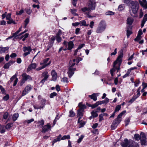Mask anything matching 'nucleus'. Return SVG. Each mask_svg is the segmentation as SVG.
Segmentation results:
<instances>
[{"mask_svg":"<svg viewBox=\"0 0 147 147\" xmlns=\"http://www.w3.org/2000/svg\"><path fill=\"white\" fill-rule=\"evenodd\" d=\"M96 3L93 0H90L88 5V7H84L82 9V10L85 14L88 15L89 17H90L88 15L91 10L95 9L96 7Z\"/></svg>","mask_w":147,"mask_h":147,"instance_id":"1","label":"nucleus"},{"mask_svg":"<svg viewBox=\"0 0 147 147\" xmlns=\"http://www.w3.org/2000/svg\"><path fill=\"white\" fill-rule=\"evenodd\" d=\"M106 25L105 21L101 20L100 22L98 27L97 28L96 32L97 33L102 32L105 30Z\"/></svg>","mask_w":147,"mask_h":147,"instance_id":"2","label":"nucleus"},{"mask_svg":"<svg viewBox=\"0 0 147 147\" xmlns=\"http://www.w3.org/2000/svg\"><path fill=\"white\" fill-rule=\"evenodd\" d=\"M130 6L133 13L134 14L136 13L139 8V5L137 1H131L130 3Z\"/></svg>","mask_w":147,"mask_h":147,"instance_id":"3","label":"nucleus"},{"mask_svg":"<svg viewBox=\"0 0 147 147\" xmlns=\"http://www.w3.org/2000/svg\"><path fill=\"white\" fill-rule=\"evenodd\" d=\"M75 64V63H73L72 61H70L69 66V71L68 72V75L69 78H71L74 74V71L76 69L73 68V67Z\"/></svg>","mask_w":147,"mask_h":147,"instance_id":"4","label":"nucleus"},{"mask_svg":"<svg viewBox=\"0 0 147 147\" xmlns=\"http://www.w3.org/2000/svg\"><path fill=\"white\" fill-rule=\"evenodd\" d=\"M123 51L121 50L120 51L119 55L118 56L117 60L114 61L113 63V66L114 67L116 66V65L117 64L118 62L119 63V65L120 66L121 64L122 61V58L123 57Z\"/></svg>","mask_w":147,"mask_h":147,"instance_id":"5","label":"nucleus"},{"mask_svg":"<svg viewBox=\"0 0 147 147\" xmlns=\"http://www.w3.org/2000/svg\"><path fill=\"white\" fill-rule=\"evenodd\" d=\"M22 79L20 84V85L22 86L26 80H32V78L29 75H27L26 73H24L22 75Z\"/></svg>","mask_w":147,"mask_h":147,"instance_id":"6","label":"nucleus"},{"mask_svg":"<svg viewBox=\"0 0 147 147\" xmlns=\"http://www.w3.org/2000/svg\"><path fill=\"white\" fill-rule=\"evenodd\" d=\"M46 100L42 99L41 100V104L40 105H34V107L35 109H43L45 106L46 102Z\"/></svg>","mask_w":147,"mask_h":147,"instance_id":"7","label":"nucleus"},{"mask_svg":"<svg viewBox=\"0 0 147 147\" xmlns=\"http://www.w3.org/2000/svg\"><path fill=\"white\" fill-rule=\"evenodd\" d=\"M23 51L25 53L24 54V55L25 57L30 54L32 51L31 48L29 47H23Z\"/></svg>","mask_w":147,"mask_h":147,"instance_id":"8","label":"nucleus"},{"mask_svg":"<svg viewBox=\"0 0 147 147\" xmlns=\"http://www.w3.org/2000/svg\"><path fill=\"white\" fill-rule=\"evenodd\" d=\"M31 89L32 88L30 85H29L27 86L23 91L22 94V96H24L26 95L29 92Z\"/></svg>","mask_w":147,"mask_h":147,"instance_id":"9","label":"nucleus"},{"mask_svg":"<svg viewBox=\"0 0 147 147\" xmlns=\"http://www.w3.org/2000/svg\"><path fill=\"white\" fill-rule=\"evenodd\" d=\"M51 128V126L50 125L48 124L44 125L43 127L42 132L43 133H45L46 131H48Z\"/></svg>","mask_w":147,"mask_h":147,"instance_id":"10","label":"nucleus"},{"mask_svg":"<svg viewBox=\"0 0 147 147\" xmlns=\"http://www.w3.org/2000/svg\"><path fill=\"white\" fill-rule=\"evenodd\" d=\"M130 142V141L128 140L127 139H125L124 140V141L121 142V144L123 147H127V145L131 143Z\"/></svg>","mask_w":147,"mask_h":147,"instance_id":"11","label":"nucleus"},{"mask_svg":"<svg viewBox=\"0 0 147 147\" xmlns=\"http://www.w3.org/2000/svg\"><path fill=\"white\" fill-rule=\"evenodd\" d=\"M84 111L82 110V109H79L77 111L78 113L77 114V116L79 117L78 121H80V119L82 117L83 115Z\"/></svg>","mask_w":147,"mask_h":147,"instance_id":"12","label":"nucleus"},{"mask_svg":"<svg viewBox=\"0 0 147 147\" xmlns=\"http://www.w3.org/2000/svg\"><path fill=\"white\" fill-rule=\"evenodd\" d=\"M139 0V2L140 5L143 7L147 9V2L146 0Z\"/></svg>","mask_w":147,"mask_h":147,"instance_id":"13","label":"nucleus"},{"mask_svg":"<svg viewBox=\"0 0 147 147\" xmlns=\"http://www.w3.org/2000/svg\"><path fill=\"white\" fill-rule=\"evenodd\" d=\"M99 93H93L91 95H89V97L94 101H96L97 100L96 96L98 95Z\"/></svg>","mask_w":147,"mask_h":147,"instance_id":"14","label":"nucleus"},{"mask_svg":"<svg viewBox=\"0 0 147 147\" xmlns=\"http://www.w3.org/2000/svg\"><path fill=\"white\" fill-rule=\"evenodd\" d=\"M51 74L52 76L53 80L54 81H55L57 79V75L54 70H52L51 72Z\"/></svg>","mask_w":147,"mask_h":147,"instance_id":"15","label":"nucleus"},{"mask_svg":"<svg viewBox=\"0 0 147 147\" xmlns=\"http://www.w3.org/2000/svg\"><path fill=\"white\" fill-rule=\"evenodd\" d=\"M36 67V65L35 63H31L28 68L27 71H30L32 69H35Z\"/></svg>","mask_w":147,"mask_h":147,"instance_id":"16","label":"nucleus"},{"mask_svg":"<svg viewBox=\"0 0 147 147\" xmlns=\"http://www.w3.org/2000/svg\"><path fill=\"white\" fill-rule=\"evenodd\" d=\"M44 124V121L43 119H41L39 120L37 122V126L38 127L41 128Z\"/></svg>","mask_w":147,"mask_h":147,"instance_id":"17","label":"nucleus"},{"mask_svg":"<svg viewBox=\"0 0 147 147\" xmlns=\"http://www.w3.org/2000/svg\"><path fill=\"white\" fill-rule=\"evenodd\" d=\"M147 21V14H146L144 15L143 20L141 22V27L142 28L144 26L145 23Z\"/></svg>","mask_w":147,"mask_h":147,"instance_id":"18","label":"nucleus"},{"mask_svg":"<svg viewBox=\"0 0 147 147\" xmlns=\"http://www.w3.org/2000/svg\"><path fill=\"white\" fill-rule=\"evenodd\" d=\"M99 105H101L103 104H107L109 102V99L107 98H105V100L102 101H98Z\"/></svg>","mask_w":147,"mask_h":147,"instance_id":"19","label":"nucleus"},{"mask_svg":"<svg viewBox=\"0 0 147 147\" xmlns=\"http://www.w3.org/2000/svg\"><path fill=\"white\" fill-rule=\"evenodd\" d=\"M9 49L8 47H0V53H5V51H7Z\"/></svg>","mask_w":147,"mask_h":147,"instance_id":"20","label":"nucleus"},{"mask_svg":"<svg viewBox=\"0 0 147 147\" xmlns=\"http://www.w3.org/2000/svg\"><path fill=\"white\" fill-rule=\"evenodd\" d=\"M127 24H128L131 25L134 21V19L131 18H128L127 20Z\"/></svg>","mask_w":147,"mask_h":147,"instance_id":"21","label":"nucleus"},{"mask_svg":"<svg viewBox=\"0 0 147 147\" xmlns=\"http://www.w3.org/2000/svg\"><path fill=\"white\" fill-rule=\"evenodd\" d=\"M42 76L44 77L45 79L47 80L49 77L48 73L47 71H45L42 74Z\"/></svg>","mask_w":147,"mask_h":147,"instance_id":"22","label":"nucleus"},{"mask_svg":"<svg viewBox=\"0 0 147 147\" xmlns=\"http://www.w3.org/2000/svg\"><path fill=\"white\" fill-rule=\"evenodd\" d=\"M78 123H79V127L80 128L84 126L85 124V122L82 120L80 119V121L79 122L78 121Z\"/></svg>","mask_w":147,"mask_h":147,"instance_id":"23","label":"nucleus"},{"mask_svg":"<svg viewBox=\"0 0 147 147\" xmlns=\"http://www.w3.org/2000/svg\"><path fill=\"white\" fill-rule=\"evenodd\" d=\"M61 135H59L57 137V138L54 139L53 141L52 144L53 145L57 141H59L61 140Z\"/></svg>","mask_w":147,"mask_h":147,"instance_id":"24","label":"nucleus"},{"mask_svg":"<svg viewBox=\"0 0 147 147\" xmlns=\"http://www.w3.org/2000/svg\"><path fill=\"white\" fill-rule=\"evenodd\" d=\"M24 10L23 9H22L19 11H16V15L17 16L21 15L22 13H24Z\"/></svg>","mask_w":147,"mask_h":147,"instance_id":"25","label":"nucleus"},{"mask_svg":"<svg viewBox=\"0 0 147 147\" xmlns=\"http://www.w3.org/2000/svg\"><path fill=\"white\" fill-rule=\"evenodd\" d=\"M74 45L73 42L71 41L69 42L68 43V46L67 49L68 50L71 49L73 47Z\"/></svg>","mask_w":147,"mask_h":147,"instance_id":"26","label":"nucleus"},{"mask_svg":"<svg viewBox=\"0 0 147 147\" xmlns=\"http://www.w3.org/2000/svg\"><path fill=\"white\" fill-rule=\"evenodd\" d=\"M13 63V62L11 61H10L8 63H6L5 64L4 67V68L5 69H7L9 68V66H10V65Z\"/></svg>","mask_w":147,"mask_h":147,"instance_id":"27","label":"nucleus"},{"mask_svg":"<svg viewBox=\"0 0 147 147\" xmlns=\"http://www.w3.org/2000/svg\"><path fill=\"white\" fill-rule=\"evenodd\" d=\"M13 125V123H9L7 124L5 126V128L6 129H10Z\"/></svg>","mask_w":147,"mask_h":147,"instance_id":"28","label":"nucleus"},{"mask_svg":"<svg viewBox=\"0 0 147 147\" xmlns=\"http://www.w3.org/2000/svg\"><path fill=\"white\" fill-rule=\"evenodd\" d=\"M19 115L18 113H15L12 116V119L14 121H16Z\"/></svg>","mask_w":147,"mask_h":147,"instance_id":"29","label":"nucleus"},{"mask_svg":"<svg viewBox=\"0 0 147 147\" xmlns=\"http://www.w3.org/2000/svg\"><path fill=\"white\" fill-rule=\"evenodd\" d=\"M78 106L80 107L79 109H82V110L84 111V109L86 108V106L84 105H83L81 103H79Z\"/></svg>","mask_w":147,"mask_h":147,"instance_id":"30","label":"nucleus"},{"mask_svg":"<svg viewBox=\"0 0 147 147\" xmlns=\"http://www.w3.org/2000/svg\"><path fill=\"white\" fill-rule=\"evenodd\" d=\"M51 63V62L49 61V64L48 65H43L40 67H38V68H36V70L37 71H39L42 69H43L46 67L47 66L49 65Z\"/></svg>","mask_w":147,"mask_h":147,"instance_id":"31","label":"nucleus"},{"mask_svg":"<svg viewBox=\"0 0 147 147\" xmlns=\"http://www.w3.org/2000/svg\"><path fill=\"white\" fill-rule=\"evenodd\" d=\"M118 125L113 121L111 125V127L112 130L114 129L117 127Z\"/></svg>","mask_w":147,"mask_h":147,"instance_id":"32","label":"nucleus"},{"mask_svg":"<svg viewBox=\"0 0 147 147\" xmlns=\"http://www.w3.org/2000/svg\"><path fill=\"white\" fill-rule=\"evenodd\" d=\"M5 131V127L4 125H2V126L0 128V132L1 133H3Z\"/></svg>","mask_w":147,"mask_h":147,"instance_id":"33","label":"nucleus"},{"mask_svg":"<svg viewBox=\"0 0 147 147\" xmlns=\"http://www.w3.org/2000/svg\"><path fill=\"white\" fill-rule=\"evenodd\" d=\"M8 21H7V23L8 24H10L11 23H13L14 24H16V22L13 21L11 18L9 20H8Z\"/></svg>","mask_w":147,"mask_h":147,"instance_id":"34","label":"nucleus"},{"mask_svg":"<svg viewBox=\"0 0 147 147\" xmlns=\"http://www.w3.org/2000/svg\"><path fill=\"white\" fill-rule=\"evenodd\" d=\"M121 121V118H119L117 117L116 119L114 120L113 122L118 125L120 123Z\"/></svg>","mask_w":147,"mask_h":147,"instance_id":"35","label":"nucleus"},{"mask_svg":"<svg viewBox=\"0 0 147 147\" xmlns=\"http://www.w3.org/2000/svg\"><path fill=\"white\" fill-rule=\"evenodd\" d=\"M80 24H81V26H87L88 25V24L87 25L86 24V22L84 20L80 21Z\"/></svg>","mask_w":147,"mask_h":147,"instance_id":"36","label":"nucleus"},{"mask_svg":"<svg viewBox=\"0 0 147 147\" xmlns=\"http://www.w3.org/2000/svg\"><path fill=\"white\" fill-rule=\"evenodd\" d=\"M99 103L98 102H96L95 103L92 105L90 107H92V108H94L97 107L98 105H99Z\"/></svg>","mask_w":147,"mask_h":147,"instance_id":"37","label":"nucleus"},{"mask_svg":"<svg viewBox=\"0 0 147 147\" xmlns=\"http://www.w3.org/2000/svg\"><path fill=\"white\" fill-rule=\"evenodd\" d=\"M69 116L70 117H73L75 115V113L72 111V110H70L69 112Z\"/></svg>","mask_w":147,"mask_h":147,"instance_id":"38","label":"nucleus"},{"mask_svg":"<svg viewBox=\"0 0 147 147\" xmlns=\"http://www.w3.org/2000/svg\"><path fill=\"white\" fill-rule=\"evenodd\" d=\"M140 139H145L146 136L145 135V134L142 132H141L140 133Z\"/></svg>","mask_w":147,"mask_h":147,"instance_id":"39","label":"nucleus"},{"mask_svg":"<svg viewBox=\"0 0 147 147\" xmlns=\"http://www.w3.org/2000/svg\"><path fill=\"white\" fill-rule=\"evenodd\" d=\"M134 138L138 141H139L140 139V136L138 134H135L134 135Z\"/></svg>","mask_w":147,"mask_h":147,"instance_id":"40","label":"nucleus"},{"mask_svg":"<svg viewBox=\"0 0 147 147\" xmlns=\"http://www.w3.org/2000/svg\"><path fill=\"white\" fill-rule=\"evenodd\" d=\"M70 138V136L69 135H67V136H64L61 138L62 140H64L66 139H69Z\"/></svg>","mask_w":147,"mask_h":147,"instance_id":"41","label":"nucleus"},{"mask_svg":"<svg viewBox=\"0 0 147 147\" xmlns=\"http://www.w3.org/2000/svg\"><path fill=\"white\" fill-rule=\"evenodd\" d=\"M25 10L26 13L29 15H30L31 14L32 12V10L30 9V8L29 9H25Z\"/></svg>","mask_w":147,"mask_h":147,"instance_id":"42","label":"nucleus"},{"mask_svg":"<svg viewBox=\"0 0 147 147\" xmlns=\"http://www.w3.org/2000/svg\"><path fill=\"white\" fill-rule=\"evenodd\" d=\"M127 37H129V35L132 33V31L131 30L127 29Z\"/></svg>","mask_w":147,"mask_h":147,"instance_id":"43","label":"nucleus"},{"mask_svg":"<svg viewBox=\"0 0 147 147\" xmlns=\"http://www.w3.org/2000/svg\"><path fill=\"white\" fill-rule=\"evenodd\" d=\"M9 114L7 112L5 113L3 115V118L4 119H6L8 118Z\"/></svg>","mask_w":147,"mask_h":147,"instance_id":"44","label":"nucleus"},{"mask_svg":"<svg viewBox=\"0 0 147 147\" xmlns=\"http://www.w3.org/2000/svg\"><path fill=\"white\" fill-rule=\"evenodd\" d=\"M124 8V7L123 5H119L118 8V10L119 11H121Z\"/></svg>","mask_w":147,"mask_h":147,"instance_id":"45","label":"nucleus"},{"mask_svg":"<svg viewBox=\"0 0 147 147\" xmlns=\"http://www.w3.org/2000/svg\"><path fill=\"white\" fill-rule=\"evenodd\" d=\"M25 22L24 28H25L27 25V24L29 23V18H27L24 21Z\"/></svg>","mask_w":147,"mask_h":147,"instance_id":"46","label":"nucleus"},{"mask_svg":"<svg viewBox=\"0 0 147 147\" xmlns=\"http://www.w3.org/2000/svg\"><path fill=\"white\" fill-rule=\"evenodd\" d=\"M96 113V112L93 111L91 113V114L94 117H96L98 116V114Z\"/></svg>","mask_w":147,"mask_h":147,"instance_id":"47","label":"nucleus"},{"mask_svg":"<svg viewBox=\"0 0 147 147\" xmlns=\"http://www.w3.org/2000/svg\"><path fill=\"white\" fill-rule=\"evenodd\" d=\"M57 95V94L56 92H53L50 94V97L51 98H53L54 96H56Z\"/></svg>","mask_w":147,"mask_h":147,"instance_id":"48","label":"nucleus"},{"mask_svg":"<svg viewBox=\"0 0 147 147\" xmlns=\"http://www.w3.org/2000/svg\"><path fill=\"white\" fill-rule=\"evenodd\" d=\"M116 68L117 67H116V66H115V67H114V66H113V68L111 69V74L112 76H113V72L115 71V68L116 69Z\"/></svg>","mask_w":147,"mask_h":147,"instance_id":"49","label":"nucleus"},{"mask_svg":"<svg viewBox=\"0 0 147 147\" xmlns=\"http://www.w3.org/2000/svg\"><path fill=\"white\" fill-rule=\"evenodd\" d=\"M76 10L75 9H71V13H72L75 16H77L78 15V14L77 13H76Z\"/></svg>","mask_w":147,"mask_h":147,"instance_id":"50","label":"nucleus"},{"mask_svg":"<svg viewBox=\"0 0 147 147\" xmlns=\"http://www.w3.org/2000/svg\"><path fill=\"white\" fill-rule=\"evenodd\" d=\"M128 147H136L134 145L135 142L133 141H131Z\"/></svg>","mask_w":147,"mask_h":147,"instance_id":"51","label":"nucleus"},{"mask_svg":"<svg viewBox=\"0 0 147 147\" xmlns=\"http://www.w3.org/2000/svg\"><path fill=\"white\" fill-rule=\"evenodd\" d=\"M121 108V106L120 105H118L115 108V112H116L118 111Z\"/></svg>","mask_w":147,"mask_h":147,"instance_id":"52","label":"nucleus"},{"mask_svg":"<svg viewBox=\"0 0 147 147\" xmlns=\"http://www.w3.org/2000/svg\"><path fill=\"white\" fill-rule=\"evenodd\" d=\"M126 113L125 111H123L117 117L119 118H121V117L122 116Z\"/></svg>","mask_w":147,"mask_h":147,"instance_id":"53","label":"nucleus"},{"mask_svg":"<svg viewBox=\"0 0 147 147\" xmlns=\"http://www.w3.org/2000/svg\"><path fill=\"white\" fill-rule=\"evenodd\" d=\"M130 72H131L130 71H129L128 70V71H127V73L124 75L123 76V78H125L126 77L128 76H129Z\"/></svg>","mask_w":147,"mask_h":147,"instance_id":"54","label":"nucleus"},{"mask_svg":"<svg viewBox=\"0 0 147 147\" xmlns=\"http://www.w3.org/2000/svg\"><path fill=\"white\" fill-rule=\"evenodd\" d=\"M104 116L103 114H100L99 115V121H101L103 119V116Z\"/></svg>","mask_w":147,"mask_h":147,"instance_id":"55","label":"nucleus"},{"mask_svg":"<svg viewBox=\"0 0 147 147\" xmlns=\"http://www.w3.org/2000/svg\"><path fill=\"white\" fill-rule=\"evenodd\" d=\"M55 38L56 40L58 42H60L62 40L60 36H55Z\"/></svg>","mask_w":147,"mask_h":147,"instance_id":"56","label":"nucleus"},{"mask_svg":"<svg viewBox=\"0 0 147 147\" xmlns=\"http://www.w3.org/2000/svg\"><path fill=\"white\" fill-rule=\"evenodd\" d=\"M34 120L33 119H32L30 120H26L25 122H27L28 124L30 123L31 122L34 121Z\"/></svg>","mask_w":147,"mask_h":147,"instance_id":"57","label":"nucleus"},{"mask_svg":"<svg viewBox=\"0 0 147 147\" xmlns=\"http://www.w3.org/2000/svg\"><path fill=\"white\" fill-rule=\"evenodd\" d=\"M141 142L142 145H145L146 144V141L145 139H141Z\"/></svg>","mask_w":147,"mask_h":147,"instance_id":"58","label":"nucleus"},{"mask_svg":"<svg viewBox=\"0 0 147 147\" xmlns=\"http://www.w3.org/2000/svg\"><path fill=\"white\" fill-rule=\"evenodd\" d=\"M114 13L111 11H109L106 13V14L107 15H111L114 14Z\"/></svg>","mask_w":147,"mask_h":147,"instance_id":"59","label":"nucleus"},{"mask_svg":"<svg viewBox=\"0 0 147 147\" xmlns=\"http://www.w3.org/2000/svg\"><path fill=\"white\" fill-rule=\"evenodd\" d=\"M49 58H47L44 59V60L43 61L44 65H48L49 64V63L47 64H46V63H47L48 61H49Z\"/></svg>","mask_w":147,"mask_h":147,"instance_id":"60","label":"nucleus"},{"mask_svg":"<svg viewBox=\"0 0 147 147\" xmlns=\"http://www.w3.org/2000/svg\"><path fill=\"white\" fill-rule=\"evenodd\" d=\"M84 136L83 135H81V137L78 139L77 142L78 143H80L84 138Z\"/></svg>","mask_w":147,"mask_h":147,"instance_id":"61","label":"nucleus"},{"mask_svg":"<svg viewBox=\"0 0 147 147\" xmlns=\"http://www.w3.org/2000/svg\"><path fill=\"white\" fill-rule=\"evenodd\" d=\"M9 98V96L8 94H7L5 96L3 97V99L5 100H7Z\"/></svg>","mask_w":147,"mask_h":147,"instance_id":"62","label":"nucleus"},{"mask_svg":"<svg viewBox=\"0 0 147 147\" xmlns=\"http://www.w3.org/2000/svg\"><path fill=\"white\" fill-rule=\"evenodd\" d=\"M16 75H13L10 79V81L11 82H12L15 79H16Z\"/></svg>","mask_w":147,"mask_h":147,"instance_id":"63","label":"nucleus"},{"mask_svg":"<svg viewBox=\"0 0 147 147\" xmlns=\"http://www.w3.org/2000/svg\"><path fill=\"white\" fill-rule=\"evenodd\" d=\"M141 38V36L140 35H138L136 38H135V41H138L139 40H140Z\"/></svg>","mask_w":147,"mask_h":147,"instance_id":"64","label":"nucleus"}]
</instances>
